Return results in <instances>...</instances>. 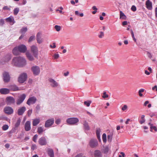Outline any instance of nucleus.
Returning a JSON list of instances; mask_svg holds the SVG:
<instances>
[{
	"mask_svg": "<svg viewBox=\"0 0 157 157\" xmlns=\"http://www.w3.org/2000/svg\"><path fill=\"white\" fill-rule=\"evenodd\" d=\"M12 64L16 66L21 67L26 64L25 59H13Z\"/></svg>",
	"mask_w": 157,
	"mask_h": 157,
	"instance_id": "1",
	"label": "nucleus"
},
{
	"mask_svg": "<svg viewBox=\"0 0 157 157\" xmlns=\"http://www.w3.org/2000/svg\"><path fill=\"white\" fill-rule=\"evenodd\" d=\"M26 97V95L25 94H22L19 96L16 100V104L17 105H20L24 101Z\"/></svg>",
	"mask_w": 157,
	"mask_h": 157,
	"instance_id": "2",
	"label": "nucleus"
},
{
	"mask_svg": "<svg viewBox=\"0 0 157 157\" xmlns=\"http://www.w3.org/2000/svg\"><path fill=\"white\" fill-rule=\"evenodd\" d=\"M27 75L26 73H23L21 74L19 76L18 81L20 83H23L26 80Z\"/></svg>",
	"mask_w": 157,
	"mask_h": 157,
	"instance_id": "3",
	"label": "nucleus"
},
{
	"mask_svg": "<svg viewBox=\"0 0 157 157\" xmlns=\"http://www.w3.org/2000/svg\"><path fill=\"white\" fill-rule=\"evenodd\" d=\"M78 118L75 117L68 118L66 121L67 124L69 125L75 124L78 122Z\"/></svg>",
	"mask_w": 157,
	"mask_h": 157,
	"instance_id": "4",
	"label": "nucleus"
},
{
	"mask_svg": "<svg viewBox=\"0 0 157 157\" xmlns=\"http://www.w3.org/2000/svg\"><path fill=\"white\" fill-rule=\"evenodd\" d=\"M37 101L36 98L35 96L29 97L26 102V104L29 105L35 104Z\"/></svg>",
	"mask_w": 157,
	"mask_h": 157,
	"instance_id": "5",
	"label": "nucleus"
},
{
	"mask_svg": "<svg viewBox=\"0 0 157 157\" xmlns=\"http://www.w3.org/2000/svg\"><path fill=\"white\" fill-rule=\"evenodd\" d=\"M6 101L7 105H10L14 104L15 103V101L14 98L13 97L9 96L6 98Z\"/></svg>",
	"mask_w": 157,
	"mask_h": 157,
	"instance_id": "6",
	"label": "nucleus"
},
{
	"mask_svg": "<svg viewBox=\"0 0 157 157\" xmlns=\"http://www.w3.org/2000/svg\"><path fill=\"white\" fill-rule=\"evenodd\" d=\"M54 119L53 118L49 119L47 120L44 124V127L48 128L52 126L54 123Z\"/></svg>",
	"mask_w": 157,
	"mask_h": 157,
	"instance_id": "7",
	"label": "nucleus"
},
{
	"mask_svg": "<svg viewBox=\"0 0 157 157\" xmlns=\"http://www.w3.org/2000/svg\"><path fill=\"white\" fill-rule=\"evenodd\" d=\"M31 51L36 58H37L38 54L37 47L35 45H32L31 47Z\"/></svg>",
	"mask_w": 157,
	"mask_h": 157,
	"instance_id": "8",
	"label": "nucleus"
},
{
	"mask_svg": "<svg viewBox=\"0 0 157 157\" xmlns=\"http://www.w3.org/2000/svg\"><path fill=\"white\" fill-rule=\"evenodd\" d=\"M89 144L91 147L94 148L98 145V142L96 139H92L90 141Z\"/></svg>",
	"mask_w": 157,
	"mask_h": 157,
	"instance_id": "9",
	"label": "nucleus"
},
{
	"mask_svg": "<svg viewBox=\"0 0 157 157\" xmlns=\"http://www.w3.org/2000/svg\"><path fill=\"white\" fill-rule=\"evenodd\" d=\"M32 71L35 75H37L39 74L40 72L39 67L36 66H33L32 67Z\"/></svg>",
	"mask_w": 157,
	"mask_h": 157,
	"instance_id": "10",
	"label": "nucleus"
},
{
	"mask_svg": "<svg viewBox=\"0 0 157 157\" xmlns=\"http://www.w3.org/2000/svg\"><path fill=\"white\" fill-rule=\"evenodd\" d=\"M26 110V107L24 106L20 107L17 110V114L19 116H22Z\"/></svg>",
	"mask_w": 157,
	"mask_h": 157,
	"instance_id": "11",
	"label": "nucleus"
},
{
	"mask_svg": "<svg viewBox=\"0 0 157 157\" xmlns=\"http://www.w3.org/2000/svg\"><path fill=\"white\" fill-rule=\"evenodd\" d=\"M4 110L5 113L9 115L12 114L13 112V109L9 106L5 107Z\"/></svg>",
	"mask_w": 157,
	"mask_h": 157,
	"instance_id": "12",
	"label": "nucleus"
},
{
	"mask_svg": "<svg viewBox=\"0 0 157 157\" xmlns=\"http://www.w3.org/2000/svg\"><path fill=\"white\" fill-rule=\"evenodd\" d=\"M20 53H25L27 49L26 46L24 44H21L17 46Z\"/></svg>",
	"mask_w": 157,
	"mask_h": 157,
	"instance_id": "13",
	"label": "nucleus"
},
{
	"mask_svg": "<svg viewBox=\"0 0 157 157\" xmlns=\"http://www.w3.org/2000/svg\"><path fill=\"white\" fill-rule=\"evenodd\" d=\"M3 80L5 82H8L10 80V76L9 73L5 72L3 74Z\"/></svg>",
	"mask_w": 157,
	"mask_h": 157,
	"instance_id": "14",
	"label": "nucleus"
},
{
	"mask_svg": "<svg viewBox=\"0 0 157 157\" xmlns=\"http://www.w3.org/2000/svg\"><path fill=\"white\" fill-rule=\"evenodd\" d=\"M50 82V85L53 87H56L58 86V84L55 80L52 78H50L49 79Z\"/></svg>",
	"mask_w": 157,
	"mask_h": 157,
	"instance_id": "15",
	"label": "nucleus"
},
{
	"mask_svg": "<svg viewBox=\"0 0 157 157\" xmlns=\"http://www.w3.org/2000/svg\"><path fill=\"white\" fill-rule=\"evenodd\" d=\"M39 144L41 145H45L46 144V139L44 137H42L40 138L38 141Z\"/></svg>",
	"mask_w": 157,
	"mask_h": 157,
	"instance_id": "16",
	"label": "nucleus"
},
{
	"mask_svg": "<svg viewBox=\"0 0 157 157\" xmlns=\"http://www.w3.org/2000/svg\"><path fill=\"white\" fill-rule=\"evenodd\" d=\"M25 129L26 131H29L31 129V122L29 121H27L25 124Z\"/></svg>",
	"mask_w": 157,
	"mask_h": 157,
	"instance_id": "17",
	"label": "nucleus"
},
{
	"mask_svg": "<svg viewBox=\"0 0 157 157\" xmlns=\"http://www.w3.org/2000/svg\"><path fill=\"white\" fill-rule=\"evenodd\" d=\"M13 54L15 56H18L20 54L17 46L15 47L12 50Z\"/></svg>",
	"mask_w": 157,
	"mask_h": 157,
	"instance_id": "18",
	"label": "nucleus"
},
{
	"mask_svg": "<svg viewBox=\"0 0 157 157\" xmlns=\"http://www.w3.org/2000/svg\"><path fill=\"white\" fill-rule=\"evenodd\" d=\"M146 7L148 10H151L152 8V2L149 0H147L146 2Z\"/></svg>",
	"mask_w": 157,
	"mask_h": 157,
	"instance_id": "19",
	"label": "nucleus"
},
{
	"mask_svg": "<svg viewBox=\"0 0 157 157\" xmlns=\"http://www.w3.org/2000/svg\"><path fill=\"white\" fill-rule=\"evenodd\" d=\"M0 92L2 94H7L10 92V90L7 88H2L0 89Z\"/></svg>",
	"mask_w": 157,
	"mask_h": 157,
	"instance_id": "20",
	"label": "nucleus"
},
{
	"mask_svg": "<svg viewBox=\"0 0 157 157\" xmlns=\"http://www.w3.org/2000/svg\"><path fill=\"white\" fill-rule=\"evenodd\" d=\"M40 122V119L36 118L33 120V126H36L38 125Z\"/></svg>",
	"mask_w": 157,
	"mask_h": 157,
	"instance_id": "21",
	"label": "nucleus"
},
{
	"mask_svg": "<svg viewBox=\"0 0 157 157\" xmlns=\"http://www.w3.org/2000/svg\"><path fill=\"white\" fill-rule=\"evenodd\" d=\"M83 125L84 129L86 130H90V128L88 125V123L86 121H85L83 123Z\"/></svg>",
	"mask_w": 157,
	"mask_h": 157,
	"instance_id": "22",
	"label": "nucleus"
},
{
	"mask_svg": "<svg viewBox=\"0 0 157 157\" xmlns=\"http://www.w3.org/2000/svg\"><path fill=\"white\" fill-rule=\"evenodd\" d=\"M36 40L37 42L39 43H41L43 41V39L41 38V35L40 33H38L36 35Z\"/></svg>",
	"mask_w": 157,
	"mask_h": 157,
	"instance_id": "23",
	"label": "nucleus"
},
{
	"mask_svg": "<svg viewBox=\"0 0 157 157\" xmlns=\"http://www.w3.org/2000/svg\"><path fill=\"white\" fill-rule=\"evenodd\" d=\"M94 155L95 157H101L102 156L101 152L98 150H96L95 151Z\"/></svg>",
	"mask_w": 157,
	"mask_h": 157,
	"instance_id": "24",
	"label": "nucleus"
},
{
	"mask_svg": "<svg viewBox=\"0 0 157 157\" xmlns=\"http://www.w3.org/2000/svg\"><path fill=\"white\" fill-rule=\"evenodd\" d=\"M6 21L10 22H13V24H14L15 22V21L14 20V18L13 17L11 16L9 17L6 18Z\"/></svg>",
	"mask_w": 157,
	"mask_h": 157,
	"instance_id": "25",
	"label": "nucleus"
},
{
	"mask_svg": "<svg viewBox=\"0 0 157 157\" xmlns=\"http://www.w3.org/2000/svg\"><path fill=\"white\" fill-rule=\"evenodd\" d=\"M48 154L50 157H54V153L52 149H49L48 150Z\"/></svg>",
	"mask_w": 157,
	"mask_h": 157,
	"instance_id": "26",
	"label": "nucleus"
},
{
	"mask_svg": "<svg viewBox=\"0 0 157 157\" xmlns=\"http://www.w3.org/2000/svg\"><path fill=\"white\" fill-rule=\"evenodd\" d=\"M44 131V128L43 127H39L37 128V132L39 134H42Z\"/></svg>",
	"mask_w": 157,
	"mask_h": 157,
	"instance_id": "27",
	"label": "nucleus"
},
{
	"mask_svg": "<svg viewBox=\"0 0 157 157\" xmlns=\"http://www.w3.org/2000/svg\"><path fill=\"white\" fill-rule=\"evenodd\" d=\"M113 134V132H110L107 136L108 141L109 142L111 141L112 139V136Z\"/></svg>",
	"mask_w": 157,
	"mask_h": 157,
	"instance_id": "28",
	"label": "nucleus"
},
{
	"mask_svg": "<svg viewBox=\"0 0 157 157\" xmlns=\"http://www.w3.org/2000/svg\"><path fill=\"white\" fill-rule=\"evenodd\" d=\"M120 18L123 20H125L126 19V16L124 13L122 11H120Z\"/></svg>",
	"mask_w": 157,
	"mask_h": 157,
	"instance_id": "29",
	"label": "nucleus"
},
{
	"mask_svg": "<svg viewBox=\"0 0 157 157\" xmlns=\"http://www.w3.org/2000/svg\"><path fill=\"white\" fill-rule=\"evenodd\" d=\"M21 121V120L20 119H19L17 120L14 126V129L15 130H16L17 129V127L20 124Z\"/></svg>",
	"mask_w": 157,
	"mask_h": 157,
	"instance_id": "30",
	"label": "nucleus"
},
{
	"mask_svg": "<svg viewBox=\"0 0 157 157\" xmlns=\"http://www.w3.org/2000/svg\"><path fill=\"white\" fill-rule=\"evenodd\" d=\"M26 55L28 59H32L33 57L31 53L27 51L26 52Z\"/></svg>",
	"mask_w": 157,
	"mask_h": 157,
	"instance_id": "31",
	"label": "nucleus"
},
{
	"mask_svg": "<svg viewBox=\"0 0 157 157\" xmlns=\"http://www.w3.org/2000/svg\"><path fill=\"white\" fill-rule=\"evenodd\" d=\"M103 152L105 154H107L109 151V148L107 146H106L103 147L102 149Z\"/></svg>",
	"mask_w": 157,
	"mask_h": 157,
	"instance_id": "32",
	"label": "nucleus"
},
{
	"mask_svg": "<svg viewBox=\"0 0 157 157\" xmlns=\"http://www.w3.org/2000/svg\"><path fill=\"white\" fill-rule=\"evenodd\" d=\"M101 132L100 129L99 128H98L97 129L96 131V133L98 139H100V134Z\"/></svg>",
	"mask_w": 157,
	"mask_h": 157,
	"instance_id": "33",
	"label": "nucleus"
},
{
	"mask_svg": "<svg viewBox=\"0 0 157 157\" xmlns=\"http://www.w3.org/2000/svg\"><path fill=\"white\" fill-rule=\"evenodd\" d=\"M27 29L26 27L23 28L21 30L20 32L22 34H24L27 31Z\"/></svg>",
	"mask_w": 157,
	"mask_h": 157,
	"instance_id": "34",
	"label": "nucleus"
},
{
	"mask_svg": "<svg viewBox=\"0 0 157 157\" xmlns=\"http://www.w3.org/2000/svg\"><path fill=\"white\" fill-rule=\"evenodd\" d=\"M19 8H15L13 10V13L15 15H17L19 12Z\"/></svg>",
	"mask_w": 157,
	"mask_h": 157,
	"instance_id": "35",
	"label": "nucleus"
},
{
	"mask_svg": "<svg viewBox=\"0 0 157 157\" xmlns=\"http://www.w3.org/2000/svg\"><path fill=\"white\" fill-rule=\"evenodd\" d=\"M104 36V33L102 31L100 32L99 34L98 35V37L100 38H103Z\"/></svg>",
	"mask_w": 157,
	"mask_h": 157,
	"instance_id": "36",
	"label": "nucleus"
},
{
	"mask_svg": "<svg viewBox=\"0 0 157 157\" xmlns=\"http://www.w3.org/2000/svg\"><path fill=\"white\" fill-rule=\"evenodd\" d=\"M102 140L105 143L106 142V135L105 133L103 134L102 135Z\"/></svg>",
	"mask_w": 157,
	"mask_h": 157,
	"instance_id": "37",
	"label": "nucleus"
},
{
	"mask_svg": "<svg viewBox=\"0 0 157 157\" xmlns=\"http://www.w3.org/2000/svg\"><path fill=\"white\" fill-rule=\"evenodd\" d=\"M103 94V95L102 96V97L103 98L105 99L109 97L108 95L106 94V93L105 91H104Z\"/></svg>",
	"mask_w": 157,
	"mask_h": 157,
	"instance_id": "38",
	"label": "nucleus"
},
{
	"mask_svg": "<svg viewBox=\"0 0 157 157\" xmlns=\"http://www.w3.org/2000/svg\"><path fill=\"white\" fill-rule=\"evenodd\" d=\"M91 103V101H85L84 102V104L85 105H86L87 107L90 106V103Z\"/></svg>",
	"mask_w": 157,
	"mask_h": 157,
	"instance_id": "39",
	"label": "nucleus"
},
{
	"mask_svg": "<svg viewBox=\"0 0 157 157\" xmlns=\"http://www.w3.org/2000/svg\"><path fill=\"white\" fill-rule=\"evenodd\" d=\"M55 28L58 31H59L61 29V27L60 26L56 25L55 26Z\"/></svg>",
	"mask_w": 157,
	"mask_h": 157,
	"instance_id": "40",
	"label": "nucleus"
},
{
	"mask_svg": "<svg viewBox=\"0 0 157 157\" xmlns=\"http://www.w3.org/2000/svg\"><path fill=\"white\" fill-rule=\"evenodd\" d=\"M8 126L7 124L3 125L2 127V129L4 130H6L8 128Z\"/></svg>",
	"mask_w": 157,
	"mask_h": 157,
	"instance_id": "41",
	"label": "nucleus"
},
{
	"mask_svg": "<svg viewBox=\"0 0 157 157\" xmlns=\"http://www.w3.org/2000/svg\"><path fill=\"white\" fill-rule=\"evenodd\" d=\"M38 136L37 134L35 135L33 137V140L35 142H36V140L38 137Z\"/></svg>",
	"mask_w": 157,
	"mask_h": 157,
	"instance_id": "42",
	"label": "nucleus"
},
{
	"mask_svg": "<svg viewBox=\"0 0 157 157\" xmlns=\"http://www.w3.org/2000/svg\"><path fill=\"white\" fill-rule=\"evenodd\" d=\"M35 38V36H30L28 40L29 42H31Z\"/></svg>",
	"mask_w": 157,
	"mask_h": 157,
	"instance_id": "43",
	"label": "nucleus"
},
{
	"mask_svg": "<svg viewBox=\"0 0 157 157\" xmlns=\"http://www.w3.org/2000/svg\"><path fill=\"white\" fill-rule=\"evenodd\" d=\"M128 108L127 106L126 105H124L122 108L121 109L122 111H124L126 110Z\"/></svg>",
	"mask_w": 157,
	"mask_h": 157,
	"instance_id": "44",
	"label": "nucleus"
},
{
	"mask_svg": "<svg viewBox=\"0 0 157 157\" xmlns=\"http://www.w3.org/2000/svg\"><path fill=\"white\" fill-rule=\"evenodd\" d=\"M53 57L55 59H57L59 58V55L57 53H56L53 56Z\"/></svg>",
	"mask_w": 157,
	"mask_h": 157,
	"instance_id": "45",
	"label": "nucleus"
},
{
	"mask_svg": "<svg viewBox=\"0 0 157 157\" xmlns=\"http://www.w3.org/2000/svg\"><path fill=\"white\" fill-rule=\"evenodd\" d=\"M32 112V109L29 110L28 111L27 114L28 116L29 117Z\"/></svg>",
	"mask_w": 157,
	"mask_h": 157,
	"instance_id": "46",
	"label": "nucleus"
},
{
	"mask_svg": "<svg viewBox=\"0 0 157 157\" xmlns=\"http://www.w3.org/2000/svg\"><path fill=\"white\" fill-rule=\"evenodd\" d=\"M3 9L4 10H10V8L7 6H6L4 7L3 8Z\"/></svg>",
	"mask_w": 157,
	"mask_h": 157,
	"instance_id": "47",
	"label": "nucleus"
},
{
	"mask_svg": "<svg viewBox=\"0 0 157 157\" xmlns=\"http://www.w3.org/2000/svg\"><path fill=\"white\" fill-rule=\"evenodd\" d=\"M4 24V21L3 19H0V25L2 26Z\"/></svg>",
	"mask_w": 157,
	"mask_h": 157,
	"instance_id": "48",
	"label": "nucleus"
},
{
	"mask_svg": "<svg viewBox=\"0 0 157 157\" xmlns=\"http://www.w3.org/2000/svg\"><path fill=\"white\" fill-rule=\"evenodd\" d=\"M60 122V120L59 119H57L55 121L56 123L57 124H59Z\"/></svg>",
	"mask_w": 157,
	"mask_h": 157,
	"instance_id": "49",
	"label": "nucleus"
},
{
	"mask_svg": "<svg viewBox=\"0 0 157 157\" xmlns=\"http://www.w3.org/2000/svg\"><path fill=\"white\" fill-rule=\"evenodd\" d=\"M131 10L133 11H135L136 10V7L134 6H132L131 8Z\"/></svg>",
	"mask_w": 157,
	"mask_h": 157,
	"instance_id": "50",
	"label": "nucleus"
},
{
	"mask_svg": "<svg viewBox=\"0 0 157 157\" xmlns=\"http://www.w3.org/2000/svg\"><path fill=\"white\" fill-rule=\"evenodd\" d=\"M36 148V146L35 144H33L31 147V149L34 150Z\"/></svg>",
	"mask_w": 157,
	"mask_h": 157,
	"instance_id": "51",
	"label": "nucleus"
},
{
	"mask_svg": "<svg viewBox=\"0 0 157 157\" xmlns=\"http://www.w3.org/2000/svg\"><path fill=\"white\" fill-rule=\"evenodd\" d=\"M52 44H53V45H50V47L51 48H55L56 47V45L55 43H53Z\"/></svg>",
	"mask_w": 157,
	"mask_h": 157,
	"instance_id": "52",
	"label": "nucleus"
},
{
	"mask_svg": "<svg viewBox=\"0 0 157 157\" xmlns=\"http://www.w3.org/2000/svg\"><path fill=\"white\" fill-rule=\"evenodd\" d=\"M36 110L38 111L40 109V107L39 105H37L36 106Z\"/></svg>",
	"mask_w": 157,
	"mask_h": 157,
	"instance_id": "53",
	"label": "nucleus"
},
{
	"mask_svg": "<svg viewBox=\"0 0 157 157\" xmlns=\"http://www.w3.org/2000/svg\"><path fill=\"white\" fill-rule=\"evenodd\" d=\"M151 129H154L155 131H157V128H156V127L155 126H151L150 127Z\"/></svg>",
	"mask_w": 157,
	"mask_h": 157,
	"instance_id": "54",
	"label": "nucleus"
},
{
	"mask_svg": "<svg viewBox=\"0 0 157 157\" xmlns=\"http://www.w3.org/2000/svg\"><path fill=\"white\" fill-rule=\"evenodd\" d=\"M85 157V156H83V155L82 154H79L76 155L75 157Z\"/></svg>",
	"mask_w": 157,
	"mask_h": 157,
	"instance_id": "55",
	"label": "nucleus"
},
{
	"mask_svg": "<svg viewBox=\"0 0 157 157\" xmlns=\"http://www.w3.org/2000/svg\"><path fill=\"white\" fill-rule=\"evenodd\" d=\"M128 24V22L127 21H124L122 22V25L123 26H124L127 25Z\"/></svg>",
	"mask_w": 157,
	"mask_h": 157,
	"instance_id": "56",
	"label": "nucleus"
},
{
	"mask_svg": "<svg viewBox=\"0 0 157 157\" xmlns=\"http://www.w3.org/2000/svg\"><path fill=\"white\" fill-rule=\"evenodd\" d=\"M145 119H142V120L140 121V122L141 124H142L144 123L145 122Z\"/></svg>",
	"mask_w": 157,
	"mask_h": 157,
	"instance_id": "57",
	"label": "nucleus"
},
{
	"mask_svg": "<svg viewBox=\"0 0 157 157\" xmlns=\"http://www.w3.org/2000/svg\"><path fill=\"white\" fill-rule=\"evenodd\" d=\"M93 10H94L95 11H97L98 10V9L97 8V7L95 6H93L92 8Z\"/></svg>",
	"mask_w": 157,
	"mask_h": 157,
	"instance_id": "58",
	"label": "nucleus"
},
{
	"mask_svg": "<svg viewBox=\"0 0 157 157\" xmlns=\"http://www.w3.org/2000/svg\"><path fill=\"white\" fill-rule=\"evenodd\" d=\"M145 73L147 75H149L150 74V72H148L147 70H146L145 71Z\"/></svg>",
	"mask_w": 157,
	"mask_h": 157,
	"instance_id": "59",
	"label": "nucleus"
},
{
	"mask_svg": "<svg viewBox=\"0 0 157 157\" xmlns=\"http://www.w3.org/2000/svg\"><path fill=\"white\" fill-rule=\"evenodd\" d=\"M10 146V145L9 144H6L5 145V147L6 148H9Z\"/></svg>",
	"mask_w": 157,
	"mask_h": 157,
	"instance_id": "60",
	"label": "nucleus"
},
{
	"mask_svg": "<svg viewBox=\"0 0 157 157\" xmlns=\"http://www.w3.org/2000/svg\"><path fill=\"white\" fill-rule=\"evenodd\" d=\"M130 121V119H128L127 120V121H126L125 122L126 124H128V123H129L128 122Z\"/></svg>",
	"mask_w": 157,
	"mask_h": 157,
	"instance_id": "61",
	"label": "nucleus"
},
{
	"mask_svg": "<svg viewBox=\"0 0 157 157\" xmlns=\"http://www.w3.org/2000/svg\"><path fill=\"white\" fill-rule=\"evenodd\" d=\"M130 31H131V34L132 35V37H133V36L134 37V33H133L132 30V29H131Z\"/></svg>",
	"mask_w": 157,
	"mask_h": 157,
	"instance_id": "62",
	"label": "nucleus"
},
{
	"mask_svg": "<svg viewBox=\"0 0 157 157\" xmlns=\"http://www.w3.org/2000/svg\"><path fill=\"white\" fill-rule=\"evenodd\" d=\"M149 103V101H145L144 103V105L145 106H146L147 105V104Z\"/></svg>",
	"mask_w": 157,
	"mask_h": 157,
	"instance_id": "63",
	"label": "nucleus"
},
{
	"mask_svg": "<svg viewBox=\"0 0 157 157\" xmlns=\"http://www.w3.org/2000/svg\"><path fill=\"white\" fill-rule=\"evenodd\" d=\"M155 16L157 17V7L155 8Z\"/></svg>",
	"mask_w": 157,
	"mask_h": 157,
	"instance_id": "64",
	"label": "nucleus"
}]
</instances>
